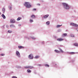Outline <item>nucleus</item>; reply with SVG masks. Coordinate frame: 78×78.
<instances>
[{
    "label": "nucleus",
    "instance_id": "f257e3e1",
    "mask_svg": "<svg viewBox=\"0 0 78 78\" xmlns=\"http://www.w3.org/2000/svg\"><path fill=\"white\" fill-rule=\"evenodd\" d=\"M24 5L27 8H30L31 7V5L30 3L28 2H25Z\"/></svg>",
    "mask_w": 78,
    "mask_h": 78
},
{
    "label": "nucleus",
    "instance_id": "f03ea898",
    "mask_svg": "<svg viewBox=\"0 0 78 78\" xmlns=\"http://www.w3.org/2000/svg\"><path fill=\"white\" fill-rule=\"evenodd\" d=\"M63 7L66 9H69V7L67 5V4L65 3H63Z\"/></svg>",
    "mask_w": 78,
    "mask_h": 78
},
{
    "label": "nucleus",
    "instance_id": "7ed1b4c3",
    "mask_svg": "<svg viewBox=\"0 0 78 78\" xmlns=\"http://www.w3.org/2000/svg\"><path fill=\"white\" fill-rule=\"evenodd\" d=\"M71 25H73V26H74V27H78V24L73 23H71Z\"/></svg>",
    "mask_w": 78,
    "mask_h": 78
},
{
    "label": "nucleus",
    "instance_id": "20e7f679",
    "mask_svg": "<svg viewBox=\"0 0 78 78\" xmlns=\"http://www.w3.org/2000/svg\"><path fill=\"white\" fill-rule=\"evenodd\" d=\"M29 58L30 59H33V54H30L28 56Z\"/></svg>",
    "mask_w": 78,
    "mask_h": 78
},
{
    "label": "nucleus",
    "instance_id": "39448f33",
    "mask_svg": "<svg viewBox=\"0 0 78 78\" xmlns=\"http://www.w3.org/2000/svg\"><path fill=\"white\" fill-rule=\"evenodd\" d=\"M10 23H15L16 20L14 19H11L10 21Z\"/></svg>",
    "mask_w": 78,
    "mask_h": 78
},
{
    "label": "nucleus",
    "instance_id": "423d86ee",
    "mask_svg": "<svg viewBox=\"0 0 78 78\" xmlns=\"http://www.w3.org/2000/svg\"><path fill=\"white\" fill-rule=\"evenodd\" d=\"M16 54L18 56H19V57L20 56V53L19 51H16Z\"/></svg>",
    "mask_w": 78,
    "mask_h": 78
},
{
    "label": "nucleus",
    "instance_id": "0eeeda50",
    "mask_svg": "<svg viewBox=\"0 0 78 78\" xmlns=\"http://www.w3.org/2000/svg\"><path fill=\"white\" fill-rule=\"evenodd\" d=\"M57 40V41H59L60 42H61V41H62L64 40V39L60 38L58 39Z\"/></svg>",
    "mask_w": 78,
    "mask_h": 78
},
{
    "label": "nucleus",
    "instance_id": "6e6552de",
    "mask_svg": "<svg viewBox=\"0 0 78 78\" xmlns=\"http://www.w3.org/2000/svg\"><path fill=\"white\" fill-rule=\"evenodd\" d=\"M48 16H49V15H46L44 16L43 17L44 18V19H46V18H47Z\"/></svg>",
    "mask_w": 78,
    "mask_h": 78
},
{
    "label": "nucleus",
    "instance_id": "1a4fd4ad",
    "mask_svg": "<svg viewBox=\"0 0 78 78\" xmlns=\"http://www.w3.org/2000/svg\"><path fill=\"white\" fill-rule=\"evenodd\" d=\"M31 17L33 18V19H35L36 18V16L34 15H32L31 16Z\"/></svg>",
    "mask_w": 78,
    "mask_h": 78
},
{
    "label": "nucleus",
    "instance_id": "9d476101",
    "mask_svg": "<svg viewBox=\"0 0 78 78\" xmlns=\"http://www.w3.org/2000/svg\"><path fill=\"white\" fill-rule=\"evenodd\" d=\"M67 36V34L65 33L62 34V37H65V36Z\"/></svg>",
    "mask_w": 78,
    "mask_h": 78
},
{
    "label": "nucleus",
    "instance_id": "9b49d317",
    "mask_svg": "<svg viewBox=\"0 0 78 78\" xmlns=\"http://www.w3.org/2000/svg\"><path fill=\"white\" fill-rule=\"evenodd\" d=\"M2 17H3V19H6V16H5V15H4V14H2Z\"/></svg>",
    "mask_w": 78,
    "mask_h": 78
},
{
    "label": "nucleus",
    "instance_id": "f8f14e48",
    "mask_svg": "<svg viewBox=\"0 0 78 78\" xmlns=\"http://www.w3.org/2000/svg\"><path fill=\"white\" fill-rule=\"evenodd\" d=\"M21 19H22V17H19L17 19V21L20 20H21Z\"/></svg>",
    "mask_w": 78,
    "mask_h": 78
},
{
    "label": "nucleus",
    "instance_id": "ddd939ff",
    "mask_svg": "<svg viewBox=\"0 0 78 78\" xmlns=\"http://www.w3.org/2000/svg\"><path fill=\"white\" fill-rule=\"evenodd\" d=\"M10 27L11 28H12V27H15V26H14V24H12L10 26Z\"/></svg>",
    "mask_w": 78,
    "mask_h": 78
},
{
    "label": "nucleus",
    "instance_id": "4468645a",
    "mask_svg": "<svg viewBox=\"0 0 78 78\" xmlns=\"http://www.w3.org/2000/svg\"><path fill=\"white\" fill-rule=\"evenodd\" d=\"M18 48H23V47L22 46H18Z\"/></svg>",
    "mask_w": 78,
    "mask_h": 78
},
{
    "label": "nucleus",
    "instance_id": "2eb2a0df",
    "mask_svg": "<svg viewBox=\"0 0 78 78\" xmlns=\"http://www.w3.org/2000/svg\"><path fill=\"white\" fill-rule=\"evenodd\" d=\"M27 72L28 73H30V72H31V71L30 69H28L27 70Z\"/></svg>",
    "mask_w": 78,
    "mask_h": 78
},
{
    "label": "nucleus",
    "instance_id": "dca6fc26",
    "mask_svg": "<svg viewBox=\"0 0 78 78\" xmlns=\"http://www.w3.org/2000/svg\"><path fill=\"white\" fill-rule=\"evenodd\" d=\"M2 11L3 13L4 14V13H5V8H3L2 9Z\"/></svg>",
    "mask_w": 78,
    "mask_h": 78
},
{
    "label": "nucleus",
    "instance_id": "f3484780",
    "mask_svg": "<svg viewBox=\"0 0 78 78\" xmlns=\"http://www.w3.org/2000/svg\"><path fill=\"white\" fill-rule=\"evenodd\" d=\"M70 37H75V36L73 34L70 35Z\"/></svg>",
    "mask_w": 78,
    "mask_h": 78
},
{
    "label": "nucleus",
    "instance_id": "a211bd4d",
    "mask_svg": "<svg viewBox=\"0 0 78 78\" xmlns=\"http://www.w3.org/2000/svg\"><path fill=\"white\" fill-rule=\"evenodd\" d=\"M55 52H56L57 53H60V52L59 51H58V50H55Z\"/></svg>",
    "mask_w": 78,
    "mask_h": 78
},
{
    "label": "nucleus",
    "instance_id": "6ab92c4d",
    "mask_svg": "<svg viewBox=\"0 0 78 78\" xmlns=\"http://www.w3.org/2000/svg\"><path fill=\"white\" fill-rule=\"evenodd\" d=\"M61 26H62V25H57V26L56 27V28H59V27H60Z\"/></svg>",
    "mask_w": 78,
    "mask_h": 78
},
{
    "label": "nucleus",
    "instance_id": "aec40b11",
    "mask_svg": "<svg viewBox=\"0 0 78 78\" xmlns=\"http://www.w3.org/2000/svg\"><path fill=\"white\" fill-rule=\"evenodd\" d=\"M29 69H33V66H29Z\"/></svg>",
    "mask_w": 78,
    "mask_h": 78
},
{
    "label": "nucleus",
    "instance_id": "412c9836",
    "mask_svg": "<svg viewBox=\"0 0 78 78\" xmlns=\"http://www.w3.org/2000/svg\"><path fill=\"white\" fill-rule=\"evenodd\" d=\"M26 69H29V66H26L24 67Z\"/></svg>",
    "mask_w": 78,
    "mask_h": 78
},
{
    "label": "nucleus",
    "instance_id": "4be33fe9",
    "mask_svg": "<svg viewBox=\"0 0 78 78\" xmlns=\"http://www.w3.org/2000/svg\"><path fill=\"white\" fill-rule=\"evenodd\" d=\"M39 58V55H36L35 57V58Z\"/></svg>",
    "mask_w": 78,
    "mask_h": 78
},
{
    "label": "nucleus",
    "instance_id": "5701e85b",
    "mask_svg": "<svg viewBox=\"0 0 78 78\" xmlns=\"http://www.w3.org/2000/svg\"><path fill=\"white\" fill-rule=\"evenodd\" d=\"M61 53H63V51H62V50L61 49H59Z\"/></svg>",
    "mask_w": 78,
    "mask_h": 78
},
{
    "label": "nucleus",
    "instance_id": "b1692460",
    "mask_svg": "<svg viewBox=\"0 0 78 78\" xmlns=\"http://www.w3.org/2000/svg\"><path fill=\"white\" fill-rule=\"evenodd\" d=\"M30 22H33V20H32L31 19H30Z\"/></svg>",
    "mask_w": 78,
    "mask_h": 78
},
{
    "label": "nucleus",
    "instance_id": "393cba45",
    "mask_svg": "<svg viewBox=\"0 0 78 78\" xmlns=\"http://www.w3.org/2000/svg\"><path fill=\"white\" fill-rule=\"evenodd\" d=\"M70 54H71V55H74L75 54V52H71L70 53Z\"/></svg>",
    "mask_w": 78,
    "mask_h": 78
},
{
    "label": "nucleus",
    "instance_id": "a878e982",
    "mask_svg": "<svg viewBox=\"0 0 78 78\" xmlns=\"http://www.w3.org/2000/svg\"><path fill=\"white\" fill-rule=\"evenodd\" d=\"M46 24H47V25H49V24H50V22L49 21H47L46 22Z\"/></svg>",
    "mask_w": 78,
    "mask_h": 78
},
{
    "label": "nucleus",
    "instance_id": "bb28decb",
    "mask_svg": "<svg viewBox=\"0 0 78 78\" xmlns=\"http://www.w3.org/2000/svg\"><path fill=\"white\" fill-rule=\"evenodd\" d=\"M9 8L10 10H11V8H12V7H11L10 6H9Z\"/></svg>",
    "mask_w": 78,
    "mask_h": 78
},
{
    "label": "nucleus",
    "instance_id": "cd10ccee",
    "mask_svg": "<svg viewBox=\"0 0 78 78\" xmlns=\"http://www.w3.org/2000/svg\"><path fill=\"white\" fill-rule=\"evenodd\" d=\"M74 45L75 46H78V44H77V43H75V44H74Z\"/></svg>",
    "mask_w": 78,
    "mask_h": 78
},
{
    "label": "nucleus",
    "instance_id": "c85d7f7f",
    "mask_svg": "<svg viewBox=\"0 0 78 78\" xmlns=\"http://www.w3.org/2000/svg\"><path fill=\"white\" fill-rule=\"evenodd\" d=\"M8 33H11V32H12V31L9 30H8Z\"/></svg>",
    "mask_w": 78,
    "mask_h": 78
},
{
    "label": "nucleus",
    "instance_id": "c756f323",
    "mask_svg": "<svg viewBox=\"0 0 78 78\" xmlns=\"http://www.w3.org/2000/svg\"><path fill=\"white\" fill-rule=\"evenodd\" d=\"M12 78H17V77L16 76H13L12 77Z\"/></svg>",
    "mask_w": 78,
    "mask_h": 78
},
{
    "label": "nucleus",
    "instance_id": "7c9ffc66",
    "mask_svg": "<svg viewBox=\"0 0 78 78\" xmlns=\"http://www.w3.org/2000/svg\"><path fill=\"white\" fill-rule=\"evenodd\" d=\"M33 11H36V9H33Z\"/></svg>",
    "mask_w": 78,
    "mask_h": 78
},
{
    "label": "nucleus",
    "instance_id": "2f4dec72",
    "mask_svg": "<svg viewBox=\"0 0 78 78\" xmlns=\"http://www.w3.org/2000/svg\"><path fill=\"white\" fill-rule=\"evenodd\" d=\"M45 66H47V67H49V65H48V64H46L45 65Z\"/></svg>",
    "mask_w": 78,
    "mask_h": 78
},
{
    "label": "nucleus",
    "instance_id": "473e14b6",
    "mask_svg": "<svg viewBox=\"0 0 78 78\" xmlns=\"http://www.w3.org/2000/svg\"><path fill=\"white\" fill-rule=\"evenodd\" d=\"M1 56H4V55H5V54H1Z\"/></svg>",
    "mask_w": 78,
    "mask_h": 78
},
{
    "label": "nucleus",
    "instance_id": "72a5a7b5",
    "mask_svg": "<svg viewBox=\"0 0 78 78\" xmlns=\"http://www.w3.org/2000/svg\"><path fill=\"white\" fill-rule=\"evenodd\" d=\"M32 38L33 39H35L36 38H35L34 37H32Z\"/></svg>",
    "mask_w": 78,
    "mask_h": 78
},
{
    "label": "nucleus",
    "instance_id": "f704fd0d",
    "mask_svg": "<svg viewBox=\"0 0 78 78\" xmlns=\"http://www.w3.org/2000/svg\"><path fill=\"white\" fill-rule=\"evenodd\" d=\"M1 12H0V15L1 14Z\"/></svg>",
    "mask_w": 78,
    "mask_h": 78
},
{
    "label": "nucleus",
    "instance_id": "c9c22d12",
    "mask_svg": "<svg viewBox=\"0 0 78 78\" xmlns=\"http://www.w3.org/2000/svg\"><path fill=\"white\" fill-rule=\"evenodd\" d=\"M0 50H1V49H0Z\"/></svg>",
    "mask_w": 78,
    "mask_h": 78
}]
</instances>
